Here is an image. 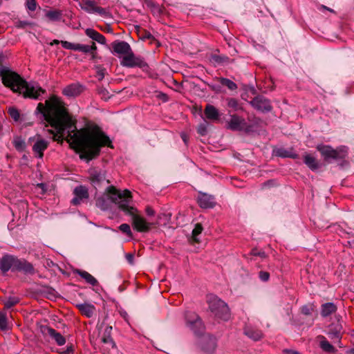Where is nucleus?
Wrapping results in <instances>:
<instances>
[{
    "instance_id": "1",
    "label": "nucleus",
    "mask_w": 354,
    "mask_h": 354,
    "mask_svg": "<svg viewBox=\"0 0 354 354\" xmlns=\"http://www.w3.org/2000/svg\"><path fill=\"white\" fill-rule=\"evenodd\" d=\"M35 112L41 113L44 120L56 130V133L49 131L53 134V140L62 143L64 136H66L65 140L80 153L81 159L90 161L100 155L102 147L113 148L110 138L100 129L77 130L64 103L56 95H51L45 104L39 102Z\"/></svg>"
},
{
    "instance_id": "2",
    "label": "nucleus",
    "mask_w": 354,
    "mask_h": 354,
    "mask_svg": "<svg viewBox=\"0 0 354 354\" xmlns=\"http://www.w3.org/2000/svg\"><path fill=\"white\" fill-rule=\"evenodd\" d=\"M6 58V55L3 52H0V77L3 84L10 88L13 92L22 94L26 98L41 100V96L46 93V90L37 83L26 82L9 67L3 66Z\"/></svg>"
},
{
    "instance_id": "3",
    "label": "nucleus",
    "mask_w": 354,
    "mask_h": 354,
    "mask_svg": "<svg viewBox=\"0 0 354 354\" xmlns=\"http://www.w3.org/2000/svg\"><path fill=\"white\" fill-rule=\"evenodd\" d=\"M109 196L99 197L96 200V206L102 210H108L111 207V203H114L118 205L120 207V202L126 201L129 202L132 198L131 193L128 189L120 192L113 186L107 188Z\"/></svg>"
},
{
    "instance_id": "4",
    "label": "nucleus",
    "mask_w": 354,
    "mask_h": 354,
    "mask_svg": "<svg viewBox=\"0 0 354 354\" xmlns=\"http://www.w3.org/2000/svg\"><path fill=\"white\" fill-rule=\"evenodd\" d=\"M129 202L122 201L120 202V209L126 214L131 216L133 228L138 232H148L154 225L152 222H148L143 216L138 214L136 207L129 205Z\"/></svg>"
},
{
    "instance_id": "5",
    "label": "nucleus",
    "mask_w": 354,
    "mask_h": 354,
    "mask_svg": "<svg viewBox=\"0 0 354 354\" xmlns=\"http://www.w3.org/2000/svg\"><path fill=\"white\" fill-rule=\"evenodd\" d=\"M209 308L211 312L218 319L227 321L230 317L229 308L225 302L215 295H211L208 298Z\"/></svg>"
},
{
    "instance_id": "6",
    "label": "nucleus",
    "mask_w": 354,
    "mask_h": 354,
    "mask_svg": "<svg viewBox=\"0 0 354 354\" xmlns=\"http://www.w3.org/2000/svg\"><path fill=\"white\" fill-rule=\"evenodd\" d=\"M227 128L234 131L250 133L252 131L253 127L248 124L243 117L233 114L230 115V119L227 122Z\"/></svg>"
},
{
    "instance_id": "7",
    "label": "nucleus",
    "mask_w": 354,
    "mask_h": 354,
    "mask_svg": "<svg viewBox=\"0 0 354 354\" xmlns=\"http://www.w3.org/2000/svg\"><path fill=\"white\" fill-rule=\"evenodd\" d=\"M185 319L187 326L194 332L196 335H201L205 330L204 324L199 316L192 311H186Z\"/></svg>"
},
{
    "instance_id": "8",
    "label": "nucleus",
    "mask_w": 354,
    "mask_h": 354,
    "mask_svg": "<svg viewBox=\"0 0 354 354\" xmlns=\"http://www.w3.org/2000/svg\"><path fill=\"white\" fill-rule=\"evenodd\" d=\"M91 45L75 44L69 41H62V46L65 49L73 50L75 51H80L84 53H88L91 55V59H95L96 57L97 46L94 41L91 42Z\"/></svg>"
},
{
    "instance_id": "9",
    "label": "nucleus",
    "mask_w": 354,
    "mask_h": 354,
    "mask_svg": "<svg viewBox=\"0 0 354 354\" xmlns=\"http://www.w3.org/2000/svg\"><path fill=\"white\" fill-rule=\"evenodd\" d=\"M29 142H34L32 149L35 156L41 159L44 157V152L49 146V141L43 138L40 135L37 134L28 139Z\"/></svg>"
},
{
    "instance_id": "10",
    "label": "nucleus",
    "mask_w": 354,
    "mask_h": 354,
    "mask_svg": "<svg viewBox=\"0 0 354 354\" xmlns=\"http://www.w3.org/2000/svg\"><path fill=\"white\" fill-rule=\"evenodd\" d=\"M120 64L128 68L139 67L142 68L147 66L146 62L140 57H136L132 50L122 57Z\"/></svg>"
},
{
    "instance_id": "11",
    "label": "nucleus",
    "mask_w": 354,
    "mask_h": 354,
    "mask_svg": "<svg viewBox=\"0 0 354 354\" xmlns=\"http://www.w3.org/2000/svg\"><path fill=\"white\" fill-rule=\"evenodd\" d=\"M198 344L201 350L207 354L213 353L216 347V338L209 334L203 336Z\"/></svg>"
},
{
    "instance_id": "12",
    "label": "nucleus",
    "mask_w": 354,
    "mask_h": 354,
    "mask_svg": "<svg viewBox=\"0 0 354 354\" xmlns=\"http://www.w3.org/2000/svg\"><path fill=\"white\" fill-rule=\"evenodd\" d=\"M80 6L88 13H97L102 16L107 13L105 8L97 6L96 2L93 0H81Z\"/></svg>"
},
{
    "instance_id": "13",
    "label": "nucleus",
    "mask_w": 354,
    "mask_h": 354,
    "mask_svg": "<svg viewBox=\"0 0 354 354\" xmlns=\"http://www.w3.org/2000/svg\"><path fill=\"white\" fill-rule=\"evenodd\" d=\"M317 149L326 160H328L330 158L337 160L344 158V155L342 154L339 151L335 150L330 146L319 145L317 146Z\"/></svg>"
},
{
    "instance_id": "14",
    "label": "nucleus",
    "mask_w": 354,
    "mask_h": 354,
    "mask_svg": "<svg viewBox=\"0 0 354 354\" xmlns=\"http://www.w3.org/2000/svg\"><path fill=\"white\" fill-rule=\"evenodd\" d=\"M251 105L258 111L261 112H269L272 110V106L270 100L263 95L255 97L251 102Z\"/></svg>"
},
{
    "instance_id": "15",
    "label": "nucleus",
    "mask_w": 354,
    "mask_h": 354,
    "mask_svg": "<svg viewBox=\"0 0 354 354\" xmlns=\"http://www.w3.org/2000/svg\"><path fill=\"white\" fill-rule=\"evenodd\" d=\"M111 53L114 55H124L130 53L131 48L130 45L124 41L116 40L111 43Z\"/></svg>"
},
{
    "instance_id": "16",
    "label": "nucleus",
    "mask_w": 354,
    "mask_h": 354,
    "mask_svg": "<svg viewBox=\"0 0 354 354\" xmlns=\"http://www.w3.org/2000/svg\"><path fill=\"white\" fill-rule=\"evenodd\" d=\"M74 198L71 200V204L78 205L88 198V189L82 186H77L73 190Z\"/></svg>"
},
{
    "instance_id": "17",
    "label": "nucleus",
    "mask_w": 354,
    "mask_h": 354,
    "mask_svg": "<svg viewBox=\"0 0 354 354\" xmlns=\"http://www.w3.org/2000/svg\"><path fill=\"white\" fill-rule=\"evenodd\" d=\"M14 271L23 272L25 274H33L35 268L32 263L25 259H19L16 257L14 264Z\"/></svg>"
},
{
    "instance_id": "18",
    "label": "nucleus",
    "mask_w": 354,
    "mask_h": 354,
    "mask_svg": "<svg viewBox=\"0 0 354 354\" xmlns=\"http://www.w3.org/2000/svg\"><path fill=\"white\" fill-rule=\"evenodd\" d=\"M342 324L338 321L336 324H332L328 327V335L335 342H339L343 334Z\"/></svg>"
},
{
    "instance_id": "19",
    "label": "nucleus",
    "mask_w": 354,
    "mask_h": 354,
    "mask_svg": "<svg viewBox=\"0 0 354 354\" xmlns=\"http://www.w3.org/2000/svg\"><path fill=\"white\" fill-rule=\"evenodd\" d=\"M16 257L12 255H4L0 259V270L3 273H6L10 269L14 271V264L15 263Z\"/></svg>"
},
{
    "instance_id": "20",
    "label": "nucleus",
    "mask_w": 354,
    "mask_h": 354,
    "mask_svg": "<svg viewBox=\"0 0 354 354\" xmlns=\"http://www.w3.org/2000/svg\"><path fill=\"white\" fill-rule=\"evenodd\" d=\"M83 91V86L79 83H73L66 86L62 91L63 95L72 97L79 95Z\"/></svg>"
},
{
    "instance_id": "21",
    "label": "nucleus",
    "mask_w": 354,
    "mask_h": 354,
    "mask_svg": "<svg viewBox=\"0 0 354 354\" xmlns=\"http://www.w3.org/2000/svg\"><path fill=\"white\" fill-rule=\"evenodd\" d=\"M197 201L202 208H212L215 205L214 198L205 193H199Z\"/></svg>"
},
{
    "instance_id": "22",
    "label": "nucleus",
    "mask_w": 354,
    "mask_h": 354,
    "mask_svg": "<svg viewBox=\"0 0 354 354\" xmlns=\"http://www.w3.org/2000/svg\"><path fill=\"white\" fill-rule=\"evenodd\" d=\"M243 333L246 336L254 341L259 340L263 336L262 332L252 326L250 324H247L245 326Z\"/></svg>"
},
{
    "instance_id": "23",
    "label": "nucleus",
    "mask_w": 354,
    "mask_h": 354,
    "mask_svg": "<svg viewBox=\"0 0 354 354\" xmlns=\"http://www.w3.org/2000/svg\"><path fill=\"white\" fill-rule=\"evenodd\" d=\"M76 307L80 311L82 315L88 318L92 317L95 313V307L94 305L89 303L79 304Z\"/></svg>"
},
{
    "instance_id": "24",
    "label": "nucleus",
    "mask_w": 354,
    "mask_h": 354,
    "mask_svg": "<svg viewBox=\"0 0 354 354\" xmlns=\"http://www.w3.org/2000/svg\"><path fill=\"white\" fill-rule=\"evenodd\" d=\"M46 330L47 334L55 341L58 346H63L65 344L66 339L60 333L48 326L46 327Z\"/></svg>"
},
{
    "instance_id": "25",
    "label": "nucleus",
    "mask_w": 354,
    "mask_h": 354,
    "mask_svg": "<svg viewBox=\"0 0 354 354\" xmlns=\"http://www.w3.org/2000/svg\"><path fill=\"white\" fill-rule=\"evenodd\" d=\"M337 310V306L333 302L323 304L321 306V315L323 317H327L335 313Z\"/></svg>"
},
{
    "instance_id": "26",
    "label": "nucleus",
    "mask_w": 354,
    "mask_h": 354,
    "mask_svg": "<svg viewBox=\"0 0 354 354\" xmlns=\"http://www.w3.org/2000/svg\"><path fill=\"white\" fill-rule=\"evenodd\" d=\"M86 35L92 39L94 41H96L99 44H106V38L105 37L102 35L101 33L98 32L94 29L92 28H87L85 30Z\"/></svg>"
},
{
    "instance_id": "27",
    "label": "nucleus",
    "mask_w": 354,
    "mask_h": 354,
    "mask_svg": "<svg viewBox=\"0 0 354 354\" xmlns=\"http://www.w3.org/2000/svg\"><path fill=\"white\" fill-rule=\"evenodd\" d=\"M204 114L205 117L210 120L214 121L219 119V113L218 109L211 104H207L205 106Z\"/></svg>"
},
{
    "instance_id": "28",
    "label": "nucleus",
    "mask_w": 354,
    "mask_h": 354,
    "mask_svg": "<svg viewBox=\"0 0 354 354\" xmlns=\"http://www.w3.org/2000/svg\"><path fill=\"white\" fill-rule=\"evenodd\" d=\"M320 348L326 353H333L336 351L335 348L323 335H319Z\"/></svg>"
},
{
    "instance_id": "29",
    "label": "nucleus",
    "mask_w": 354,
    "mask_h": 354,
    "mask_svg": "<svg viewBox=\"0 0 354 354\" xmlns=\"http://www.w3.org/2000/svg\"><path fill=\"white\" fill-rule=\"evenodd\" d=\"M111 332H112V326H107L104 328L103 335L102 337V341L104 344H110L111 345V347L113 348H116V344L115 342L113 341V338L111 337Z\"/></svg>"
},
{
    "instance_id": "30",
    "label": "nucleus",
    "mask_w": 354,
    "mask_h": 354,
    "mask_svg": "<svg viewBox=\"0 0 354 354\" xmlns=\"http://www.w3.org/2000/svg\"><path fill=\"white\" fill-rule=\"evenodd\" d=\"M304 162L312 170L319 168V164L316 158L310 154H306L304 156Z\"/></svg>"
},
{
    "instance_id": "31",
    "label": "nucleus",
    "mask_w": 354,
    "mask_h": 354,
    "mask_svg": "<svg viewBox=\"0 0 354 354\" xmlns=\"http://www.w3.org/2000/svg\"><path fill=\"white\" fill-rule=\"evenodd\" d=\"M77 273L83 278L88 283L92 286H96L97 284V279L93 277L88 272L84 270H77Z\"/></svg>"
},
{
    "instance_id": "32",
    "label": "nucleus",
    "mask_w": 354,
    "mask_h": 354,
    "mask_svg": "<svg viewBox=\"0 0 354 354\" xmlns=\"http://www.w3.org/2000/svg\"><path fill=\"white\" fill-rule=\"evenodd\" d=\"M19 301L20 299L18 297L15 296L6 297L2 301L4 307L7 309H9L15 306V305L19 304Z\"/></svg>"
},
{
    "instance_id": "33",
    "label": "nucleus",
    "mask_w": 354,
    "mask_h": 354,
    "mask_svg": "<svg viewBox=\"0 0 354 354\" xmlns=\"http://www.w3.org/2000/svg\"><path fill=\"white\" fill-rule=\"evenodd\" d=\"M46 17L50 21H58L62 17V11L58 10H50L46 12Z\"/></svg>"
},
{
    "instance_id": "34",
    "label": "nucleus",
    "mask_w": 354,
    "mask_h": 354,
    "mask_svg": "<svg viewBox=\"0 0 354 354\" xmlns=\"http://www.w3.org/2000/svg\"><path fill=\"white\" fill-rule=\"evenodd\" d=\"M276 155L281 158H296L297 155L293 153L292 151L287 150L283 148L278 149L276 151Z\"/></svg>"
},
{
    "instance_id": "35",
    "label": "nucleus",
    "mask_w": 354,
    "mask_h": 354,
    "mask_svg": "<svg viewBox=\"0 0 354 354\" xmlns=\"http://www.w3.org/2000/svg\"><path fill=\"white\" fill-rule=\"evenodd\" d=\"M13 145L19 151H24L26 149V142L21 137H15L14 138Z\"/></svg>"
},
{
    "instance_id": "36",
    "label": "nucleus",
    "mask_w": 354,
    "mask_h": 354,
    "mask_svg": "<svg viewBox=\"0 0 354 354\" xmlns=\"http://www.w3.org/2000/svg\"><path fill=\"white\" fill-rule=\"evenodd\" d=\"M219 82L223 86L227 87L231 91H234L237 88V85L230 79L221 77Z\"/></svg>"
},
{
    "instance_id": "37",
    "label": "nucleus",
    "mask_w": 354,
    "mask_h": 354,
    "mask_svg": "<svg viewBox=\"0 0 354 354\" xmlns=\"http://www.w3.org/2000/svg\"><path fill=\"white\" fill-rule=\"evenodd\" d=\"M91 178L93 183H101L105 180V176L101 171H94L91 174Z\"/></svg>"
},
{
    "instance_id": "38",
    "label": "nucleus",
    "mask_w": 354,
    "mask_h": 354,
    "mask_svg": "<svg viewBox=\"0 0 354 354\" xmlns=\"http://www.w3.org/2000/svg\"><path fill=\"white\" fill-rule=\"evenodd\" d=\"M203 227L201 223H196L194 230H192V239L193 241L198 243L199 240L198 239V236L201 234Z\"/></svg>"
},
{
    "instance_id": "39",
    "label": "nucleus",
    "mask_w": 354,
    "mask_h": 354,
    "mask_svg": "<svg viewBox=\"0 0 354 354\" xmlns=\"http://www.w3.org/2000/svg\"><path fill=\"white\" fill-rule=\"evenodd\" d=\"M227 106L230 108H232L234 109V111H239L242 110V106L239 104V102L235 98H228L227 100Z\"/></svg>"
},
{
    "instance_id": "40",
    "label": "nucleus",
    "mask_w": 354,
    "mask_h": 354,
    "mask_svg": "<svg viewBox=\"0 0 354 354\" xmlns=\"http://www.w3.org/2000/svg\"><path fill=\"white\" fill-rule=\"evenodd\" d=\"M0 329L6 330L8 329V320L6 314L0 311Z\"/></svg>"
},
{
    "instance_id": "41",
    "label": "nucleus",
    "mask_w": 354,
    "mask_h": 354,
    "mask_svg": "<svg viewBox=\"0 0 354 354\" xmlns=\"http://www.w3.org/2000/svg\"><path fill=\"white\" fill-rule=\"evenodd\" d=\"M119 229L121 232L127 234L129 237H132V232L131 230L130 225L127 223L121 224L119 226Z\"/></svg>"
},
{
    "instance_id": "42",
    "label": "nucleus",
    "mask_w": 354,
    "mask_h": 354,
    "mask_svg": "<svg viewBox=\"0 0 354 354\" xmlns=\"http://www.w3.org/2000/svg\"><path fill=\"white\" fill-rule=\"evenodd\" d=\"M37 3L36 0H26V8L30 11H35Z\"/></svg>"
},
{
    "instance_id": "43",
    "label": "nucleus",
    "mask_w": 354,
    "mask_h": 354,
    "mask_svg": "<svg viewBox=\"0 0 354 354\" xmlns=\"http://www.w3.org/2000/svg\"><path fill=\"white\" fill-rule=\"evenodd\" d=\"M8 113L14 120L17 121L19 119L20 114L17 109L13 107L9 108Z\"/></svg>"
},
{
    "instance_id": "44",
    "label": "nucleus",
    "mask_w": 354,
    "mask_h": 354,
    "mask_svg": "<svg viewBox=\"0 0 354 354\" xmlns=\"http://www.w3.org/2000/svg\"><path fill=\"white\" fill-rule=\"evenodd\" d=\"M301 311L305 315H310L313 311V306L305 305L301 307Z\"/></svg>"
},
{
    "instance_id": "45",
    "label": "nucleus",
    "mask_w": 354,
    "mask_h": 354,
    "mask_svg": "<svg viewBox=\"0 0 354 354\" xmlns=\"http://www.w3.org/2000/svg\"><path fill=\"white\" fill-rule=\"evenodd\" d=\"M259 277L262 281H267L270 278V274L266 271H260Z\"/></svg>"
},
{
    "instance_id": "46",
    "label": "nucleus",
    "mask_w": 354,
    "mask_h": 354,
    "mask_svg": "<svg viewBox=\"0 0 354 354\" xmlns=\"http://www.w3.org/2000/svg\"><path fill=\"white\" fill-rule=\"evenodd\" d=\"M211 59L214 62L220 64V63L223 62L225 60L226 57H221V56H219L217 55H212Z\"/></svg>"
},
{
    "instance_id": "47",
    "label": "nucleus",
    "mask_w": 354,
    "mask_h": 354,
    "mask_svg": "<svg viewBox=\"0 0 354 354\" xmlns=\"http://www.w3.org/2000/svg\"><path fill=\"white\" fill-rule=\"evenodd\" d=\"M145 212L147 216H152L155 214V211L152 209V207L147 206L145 209Z\"/></svg>"
},
{
    "instance_id": "48",
    "label": "nucleus",
    "mask_w": 354,
    "mask_h": 354,
    "mask_svg": "<svg viewBox=\"0 0 354 354\" xmlns=\"http://www.w3.org/2000/svg\"><path fill=\"white\" fill-rule=\"evenodd\" d=\"M126 259H127V261H128L130 264H133V259H134V257H133V254L127 253V254H126Z\"/></svg>"
},
{
    "instance_id": "49",
    "label": "nucleus",
    "mask_w": 354,
    "mask_h": 354,
    "mask_svg": "<svg viewBox=\"0 0 354 354\" xmlns=\"http://www.w3.org/2000/svg\"><path fill=\"white\" fill-rule=\"evenodd\" d=\"M74 351L73 346L72 344L67 346L66 351H63L62 354H70Z\"/></svg>"
},
{
    "instance_id": "50",
    "label": "nucleus",
    "mask_w": 354,
    "mask_h": 354,
    "mask_svg": "<svg viewBox=\"0 0 354 354\" xmlns=\"http://www.w3.org/2000/svg\"><path fill=\"white\" fill-rule=\"evenodd\" d=\"M97 77L98 80H102L104 77V70L98 71L97 73Z\"/></svg>"
},
{
    "instance_id": "51",
    "label": "nucleus",
    "mask_w": 354,
    "mask_h": 354,
    "mask_svg": "<svg viewBox=\"0 0 354 354\" xmlns=\"http://www.w3.org/2000/svg\"><path fill=\"white\" fill-rule=\"evenodd\" d=\"M151 7L153 8V12H157V13H160L161 12V10L158 7V6L155 5L154 3H151Z\"/></svg>"
},
{
    "instance_id": "52",
    "label": "nucleus",
    "mask_w": 354,
    "mask_h": 354,
    "mask_svg": "<svg viewBox=\"0 0 354 354\" xmlns=\"http://www.w3.org/2000/svg\"><path fill=\"white\" fill-rule=\"evenodd\" d=\"M283 354H300V353L295 351L286 349L283 351Z\"/></svg>"
},
{
    "instance_id": "53",
    "label": "nucleus",
    "mask_w": 354,
    "mask_h": 354,
    "mask_svg": "<svg viewBox=\"0 0 354 354\" xmlns=\"http://www.w3.org/2000/svg\"><path fill=\"white\" fill-rule=\"evenodd\" d=\"M28 24V23L27 21H21L17 24V27L24 28Z\"/></svg>"
},
{
    "instance_id": "54",
    "label": "nucleus",
    "mask_w": 354,
    "mask_h": 354,
    "mask_svg": "<svg viewBox=\"0 0 354 354\" xmlns=\"http://www.w3.org/2000/svg\"><path fill=\"white\" fill-rule=\"evenodd\" d=\"M62 41H59L57 39H54L51 43H50V45L53 46L54 44H59V43L62 44Z\"/></svg>"
},
{
    "instance_id": "55",
    "label": "nucleus",
    "mask_w": 354,
    "mask_h": 354,
    "mask_svg": "<svg viewBox=\"0 0 354 354\" xmlns=\"http://www.w3.org/2000/svg\"><path fill=\"white\" fill-rule=\"evenodd\" d=\"M205 131H206V130H205V127H204V128H201V129H199V130H198V133H199L200 134H201V135H204V134H205Z\"/></svg>"
},
{
    "instance_id": "56",
    "label": "nucleus",
    "mask_w": 354,
    "mask_h": 354,
    "mask_svg": "<svg viewBox=\"0 0 354 354\" xmlns=\"http://www.w3.org/2000/svg\"><path fill=\"white\" fill-rule=\"evenodd\" d=\"M98 93H100V94L103 95V96H104L106 93H108L106 90L102 89V88L100 89V91H98Z\"/></svg>"
},
{
    "instance_id": "57",
    "label": "nucleus",
    "mask_w": 354,
    "mask_h": 354,
    "mask_svg": "<svg viewBox=\"0 0 354 354\" xmlns=\"http://www.w3.org/2000/svg\"><path fill=\"white\" fill-rule=\"evenodd\" d=\"M182 139L183 140L185 143H187V138L185 135H182Z\"/></svg>"
},
{
    "instance_id": "58",
    "label": "nucleus",
    "mask_w": 354,
    "mask_h": 354,
    "mask_svg": "<svg viewBox=\"0 0 354 354\" xmlns=\"http://www.w3.org/2000/svg\"><path fill=\"white\" fill-rule=\"evenodd\" d=\"M55 290L53 289H50L49 290V293L53 296L54 297L55 296V293H54Z\"/></svg>"
},
{
    "instance_id": "59",
    "label": "nucleus",
    "mask_w": 354,
    "mask_h": 354,
    "mask_svg": "<svg viewBox=\"0 0 354 354\" xmlns=\"http://www.w3.org/2000/svg\"><path fill=\"white\" fill-rule=\"evenodd\" d=\"M37 185H38V187H41L42 189H44V187H45L44 184H43V183H39Z\"/></svg>"
},
{
    "instance_id": "60",
    "label": "nucleus",
    "mask_w": 354,
    "mask_h": 354,
    "mask_svg": "<svg viewBox=\"0 0 354 354\" xmlns=\"http://www.w3.org/2000/svg\"><path fill=\"white\" fill-rule=\"evenodd\" d=\"M349 353H351V354H354V348L351 349Z\"/></svg>"
}]
</instances>
